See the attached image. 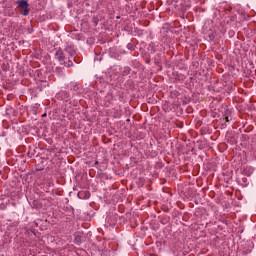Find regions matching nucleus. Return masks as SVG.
I'll use <instances>...</instances> for the list:
<instances>
[{
	"mask_svg": "<svg viewBox=\"0 0 256 256\" xmlns=\"http://www.w3.org/2000/svg\"><path fill=\"white\" fill-rule=\"evenodd\" d=\"M18 7L22 9L23 15H29V3L25 0L18 1Z\"/></svg>",
	"mask_w": 256,
	"mask_h": 256,
	"instance_id": "f257e3e1",
	"label": "nucleus"
},
{
	"mask_svg": "<svg viewBox=\"0 0 256 256\" xmlns=\"http://www.w3.org/2000/svg\"><path fill=\"white\" fill-rule=\"evenodd\" d=\"M56 57L59 59V61H65V55L61 51L56 53Z\"/></svg>",
	"mask_w": 256,
	"mask_h": 256,
	"instance_id": "f03ea898",
	"label": "nucleus"
}]
</instances>
